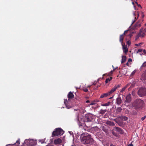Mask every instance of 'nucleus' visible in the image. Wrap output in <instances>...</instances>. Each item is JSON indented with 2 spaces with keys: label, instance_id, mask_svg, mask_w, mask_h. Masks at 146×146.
Here are the masks:
<instances>
[{
  "label": "nucleus",
  "instance_id": "obj_18",
  "mask_svg": "<svg viewBox=\"0 0 146 146\" xmlns=\"http://www.w3.org/2000/svg\"><path fill=\"white\" fill-rule=\"evenodd\" d=\"M124 39V36H122V35H120L119 37V41L121 43L122 45H123V40Z\"/></svg>",
  "mask_w": 146,
  "mask_h": 146
},
{
  "label": "nucleus",
  "instance_id": "obj_42",
  "mask_svg": "<svg viewBox=\"0 0 146 146\" xmlns=\"http://www.w3.org/2000/svg\"><path fill=\"white\" fill-rule=\"evenodd\" d=\"M113 67V70H115V69H116L117 68V67H115V68H114L113 66H112Z\"/></svg>",
  "mask_w": 146,
  "mask_h": 146
},
{
  "label": "nucleus",
  "instance_id": "obj_32",
  "mask_svg": "<svg viewBox=\"0 0 146 146\" xmlns=\"http://www.w3.org/2000/svg\"><path fill=\"white\" fill-rule=\"evenodd\" d=\"M83 90L85 92H87L88 91V90L86 88H85L83 89Z\"/></svg>",
  "mask_w": 146,
  "mask_h": 146
},
{
  "label": "nucleus",
  "instance_id": "obj_56",
  "mask_svg": "<svg viewBox=\"0 0 146 146\" xmlns=\"http://www.w3.org/2000/svg\"><path fill=\"white\" fill-rule=\"evenodd\" d=\"M65 101H67V100H64V103H65Z\"/></svg>",
  "mask_w": 146,
  "mask_h": 146
},
{
  "label": "nucleus",
  "instance_id": "obj_62",
  "mask_svg": "<svg viewBox=\"0 0 146 146\" xmlns=\"http://www.w3.org/2000/svg\"><path fill=\"white\" fill-rule=\"evenodd\" d=\"M126 65H127V66H129V64H126Z\"/></svg>",
  "mask_w": 146,
  "mask_h": 146
},
{
  "label": "nucleus",
  "instance_id": "obj_7",
  "mask_svg": "<svg viewBox=\"0 0 146 146\" xmlns=\"http://www.w3.org/2000/svg\"><path fill=\"white\" fill-rule=\"evenodd\" d=\"M138 94L141 97L146 96V88H140L138 91Z\"/></svg>",
  "mask_w": 146,
  "mask_h": 146
},
{
  "label": "nucleus",
  "instance_id": "obj_54",
  "mask_svg": "<svg viewBox=\"0 0 146 146\" xmlns=\"http://www.w3.org/2000/svg\"><path fill=\"white\" fill-rule=\"evenodd\" d=\"M133 15L135 16V14L134 13H133Z\"/></svg>",
  "mask_w": 146,
  "mask_h": 146
},
{
  "label": "nucleus",
  "instance_id": "obj_57",
  "mask_svg": "<svg viewBox=\"0 0 146 146\" xmlns=\"http://www.w3.org/2000/svg\"><path fill=\"white\" fill-rule=\"evenodd\" d=\"M112 98H113V97H111L110 99H111Z\"/></svg>",
  "mask_w": 146,
  "mask_h": 146
},
{
  "label": "nucleus",
  "instance_id": "obj_48",
  "mask_svg": "<svg viewBox=\"0 0 146 146\" xmlns=\"http://www.w3.org/2000/svg\"><path fill=\"white\" fill-rule=\"evenodd\" d=\"M113 70H111V72H110V73L111 74H112L113 73Z\"/></svg>",
  "mask_w": 146,
  "mask_h": 146
},
{
  "label": "nucleus",
  "instance_id": "obj_2",
  "mask_svg": "<svg viewBox=\"0 0 146 146\" xmlns=\"http://www.w3.org/2000/svg\"><path fill=\"white\" fill-rule=\"evenodd\" d=\"M93 116L91 114L86 115L84 118L83 119L82 118L78 117H77V121L80 123H81V121H82L83 120V121L84 122H88L91 121L93 119Z\"/></svg>",
  "mask_w": 146,
  "mask_h": 146
},
{
  "label": "nucleus",
  "instance_id": "obj_52",
  "mask_svg": "<svg viewBox=\"0 0 146 146\" xmlns=\"http://www.w3.org/2000/svg\"><path fill=\"white\" fill-rule=\"evenodd\" d=\"M81 112H82L83 113H84V110L83 111H81Z\"/></svg>",
  "mask_w": 146,
  "mask_h": 146
},
{
  "label": "nucleus",
  "instance_id": "obj_24",
  "mask_svg": "<svg viewBox=\"0 0 146 146\" xmlns=\"http://www.w3.org/2000/svg\"><path fill=\"white\" fill-rule=\"evenodd\" d=\"M110 102H108L107 103H105V104H102V106H108L110 105Z\"/></svg>",
  "mask_w": 146,
  "mask_h": 146
},
{
  "label": "nucleus",
  "instance_id": "obj_21",
  "mask_svg": "<svg viewBox=\"0 0 146 146\" xmlns=\"http://www.w3.org/2000/svg\"><path fill=\"white\" fill-rule=\"evenodd\" d=\"M106 124L114 126L115 124L113 122H111L110 121H108L106 122Z\"/></svg>",
  "mask_w": 146,
  "mask_h": 146
},
{
  "label": "nucleus",
  "instance_id": "obj_36",
  "mask_svg": "<svg viewBox=\"0 0 146 146\" xmlns=\"http://www.w3.org/2000/svg\"><path fill=\"white\" fill-rule=\"evenodd\" d=\"M110 146H116V145L115 144L111 143L110 144Z\"/></svg>",
  "mask_w": 146,
  "mask_h": 146
},
{
  "label": "nucleus",
  "instance_id": "obj_53",
  "mask_svg": "<svg viewBox=\"0 0 146 146\" xmlns=\"http://www.w3.org/2000/svg\"><path fill=\"white\" fill-rule=\"evenodd\" d=\"M132 4L133 5H134V3L133 2H132Z\"/></svg>",
  "mask_w": 146,
  "mask_h": 146
},
{
  "label": "nucleus",
  "instance_id": "obj_46",
  "mask_svg": "<svg viewBox=\"0 0 146 146\" xmlns=\"http://www.w3.org/2000/svg\"><path fill=\"white\" fill-rule=\"evenodd\" d=\"M129 36H130V37H131L132 36V35L131 34H130L129 35Z\"/></svg>",
  "mask_w": 146,
  "mask_h": 146
},
{
  "label": "nucleus",
  "instance_id": "obj_14",
  "mask_svg": "<svg viewBox=\"0 0 146 146\" xmlns=\"http://www.w3.org/2000/svg\"><path fill=\"white\" fill-rule=\"evenodd\" d=\"M115 129L116 131L118 132L119 133L121 134H123V131L121 129L117 127H115Z\"/></svg>",
  "mask_w": 146,
  "mask_h": 146
},
{
  "label": "nucleus",
  "instance_id": "obj_16",
  "mask_svg": "<svg viewBox=\"0 0 146 146\" xmlns=\"http://www.w3.org/2000/svg\"><path fill=\"white\" fill-rule=\"evenodd\" d=\"M122 110V109L120 107H117L116 108L115 112L117 113H120Z\"/></svg>",
  "mask_w": 146,
  "mask_h": 146
},
{
  "label": "nucleus",
  "instance_id": "obj_11",
  "mask_svg": "<svg viewBox=\"0 0 146 146\" xmlns=\"http://www.w3.org/2000/svg\"><path fill=\"white\" fill-rule=\"evenodd\" d=\"M131 95L129 94L126 97V102L129 103L131 100Z\"/></svg>",
  "mask_w": 146,
  "mask_h": 146
},
{
  "label": "nucleus",
  "instance_id": "obj_38",
  "mask_svg": "<svg viewBox=\"0 0 146 146\" xmlns=\"http://www.w3.org/2000/svg\"><path fill=\"white\" fill-rule=\"evenodd\" d=\"M96 103H94V102H92V103H91L90 104V105H93L94 104H95Z\"/></svg>",
  "mask_w": 146,
  "mask_h": 146
},
{
  "label": "nucleus",
  "instance_id": "obj_25",
  "mask_svg": "<svg viewBox=\"0 0 146 146\" xmlns=\"http://www.w3.org/2000/svg\"><path fill=\"white\" fill-rule=\"evenodd\" d=\"M39 141L41 142L42 143H44L45 142V139H40L39 140Z\"/></svg>",
  "mask_w": 146,
  "mask_h": 146
},
{
  "label": "nucleus",
  "instance_id": "obj_58",
  "mask_svg": "<svg viewBox=\"0 0 146 146\" xmlns=\"http://www.w3.org/2000/svg\"><path fill=\"white\" fill-rule=\"evenodd\" d=\"M145 29V31H146V28L145 29Z\"/></svg>",
  "mask_w": 146,
  "mask_h": 146
},
{
  "label": "nucleus",
  "instance_id": "obj_47",
  "mask_svg": "<svg viewBox=\"0 0 146 146\" xmlns=\"http://www.w3.org/2000/svg\"><path fill=\"white\" fill-rule=\"evenodd\" d=\"M128 31V30H126L124 31V32L125 33H126Z\"/></svg>",
  "mask_w": 146,
  "mask_h": 146
},
{
  "label": "nucleus",
  "instance_id": "obj_22",
  "mask_svg": "<svg viewBox=\"0 0 146 146\" xmlns=\"http://www.w3.org/2000/svg\"><path fill=\"white\" fill-rule=\"evenodd\" d=\"M106 111H107L106 110H103L102 109H101L100 111V113L102 115H103L104 114Z\"/></svg>",
  "mask_w": 146,
  "mask_h": 146
},
{
  "label": "nucleus",
  "instance_id": "obj_40",
  "mask_svg": "<svg viewBox=\"0 0 146 146\" xmlns=\"http://www.w3.org/2000/svg\"><path fill=\"white\" fill-rule=\"evenodd\" d=\"M25 144H26V143H25H25L23 144V145H22V146H24V145H25ZM28 146L27 145H26V146Z\"/></svg>",
  "mask_w": 146,
  "mask_h": 146
},
{
  "label": "nucleus",
  "instance_id": "obj_12",
  "mask_svg": "<svg viewBox=\"0 0 146 146\" xmlns=\"http://www.w3.org/2000/svg\"><path fill=\"white\" fill-rule=\"evenodd\" d=\"M141 26V25L139 22H137L133 27V29H137L139 27Z\"/></svg>",
  "mask_w": 146,
  "mask_h": 146
},
{
  "label": "nucleus",
  "instance_id": "obj_51",
  "mask_svg": "<svg viewBox=\"0 0 146 146\" xmlns=\"http://www.w3.org/2000/svg\"><path fill=\"white\" fill-rule=\"evenodd\" d=\"M98 86L96 88V89H97L98 87L99 86Z\"/></svg>",
  "mask_w": 146,
  "mask_h": 146
},
{
  "label": "nucleus",
  "instance_id": "obj_6",
  "mask_svg": "<svg viewBox=\"0 0 146 146\" xmlns=\"http://www.w3.org/2000/svg\"><path fill=\"white\" fill-rule=\"evenodd\" d=\"M25 143L26 144L24 145V146L27 145L28 146H33L35 145L37 143L36 141V140L31 139L25 140Z\"/></svg>",
  "mask_w": 146,
  "mask_h": 146
},
{
  "label": "nucleus",
  "instance_id": "obj_63",
  "mask_svg": "<svg viewBox=\"0 0 146 146\" xmlns=\"http://www.w3.org/2000/svg\"><path fill=\"white\" fill-rule=\"evenodd\" d=\"M90 86H89L88 87H90Z\"/></svg>",
  "mask_w": 146,
  "mask_h": 146
},
{
  "label": "nucleus",
  "instance_id": "obj_60",
  "mask_svg": "<svg viewBox=\"0 0 146 146\" xmlns=\"http://www.w3.org/2000/svg\"><path fill=\"white\" fill-rule=\"evenodd\" d=\"M134 22V21H133V23H132V24H131V25L133 24V23Z\"/></svg>",
  "mask_w": 146,
  "mask_h": 146
},
{
  "label": "nucleus",
  "instance_id": "obj_20",
  "mask_svg": "<svg viewBox=\"0 0 146 146\" xmlns=\"http://www.w3.org/2000/svg\"><path fill=\"white\" fill-rule=\"evenodd\" d=\"M129 84H127L125 86L123 87L120 91V93H123V92L129 86Z\"/></svg>",
  "mask_w": 146,
  "mask_h": 146
},
{
  "label": "nucleus",
  "instance_id": "obj_3",
  "mask_svg": "<svg viewBox=\"0 0 146 146\" xmlns=\"http://www.w3.org/2000/svg\"><path fill=\"white\" fill-rule=\"evenodd\" d=\"M121 84H118V85H115L112 88V89L109 92L106 93L102 94H101L100 98H102L107 97L108 96L110 95L112 93L120 87Z\"/></svg>",
  "mask_w": 146,
  "mask_h": 146
},
{
  "label": "nucleus",
  "instance_id": "obj_49",
  "mask_svg": "<svg viewBox=\"0 0 146 146\" xmlns=\"http://www.w3.org/2000/svg\"><path fill=\"white\" fill-rule=\"evenodd\" d=\"M96 83H95V82L94 83H93V84H92V85H96Z\"/></svg>",
  "mask_w": 146,
  "mask_h": 146
},
{
  "label": "nucleus",
  "instance_id": "obj_41",
  "mask_svg": "<svg viewBox=\"0 0 146 146\" xmlns=\"http://www.w3.org/2000/svg\"><path fill=\"white\" fill-rule=\"evenodd\" d=\"M15 144V143L14 144H9V145H7L6 146H8L9 145V146H12V145H14Z\"/></svg>",
  "mask_w": 146,
  "mask_h": 146
},
{
  "label": "nucleus",
  "instance_id": "obj_1",
  "mask_svg": "<svg viewBox=\"0 0 146 146\" xmlns=\"http://www.w3.org/2000/svg\"><path fill=\"white\" fill-rule=\"evenodd\" d=\"M80 138L81 142L84 144H90L94 141V140L91 135L86 133H83L81 134Z\"/></svg>",
  "mask_w": 146,
  "mask_h": 146
},
{
  "label": "nucleus",
  "instance_id": "obj_61",
  "mask_svg": "<svg viewBox=\"0 0 146 146\" xmlns=\"http://www.w3.org/2000/svg\"><path fill=\"white\" fill-rule=\"evenodd\" d=\"M145 26H146V23L145 24Z\"/></svg>",
  "mask_w": 146,
  "mask_h": 146
},
{
  "label": "nucleus",
  "instance_id": "obj_19",
  "mask_svg": "<svg viewBox=\"0 0 146 146\" xmlns=\"http://www.w3.org/2000/svg\"><path fill=\"white\" fill-rule=\"evenodd\" d=\"M126 60V57L125 56H122V59H121V63H124Z\"/></svg>",
  "mask_w": 146,
  "mask_h": 146
},
{
  "label": "nucleus",
  "instance_id": "obj_4",
  "mask_svg": "<svg viewBox=\"0 0 146 146\" xmlns=\"http://www.w3.org/2000/svg\"><path fill=\"white\" fill-rule=\"evenodd\" d=\"M143 103V100L140 99H137L133 103L132 106L137 110L142 106Z\"/></svg>",
  "mask_w": 146,
  "mask_h": 146
},
{
  "label": "nucleus",
  "instance_id": "obj_30",
  "mask_svg": "<svg viewBox=\"0 0 146 146\" xmlns=\"http://www.w3.org/2000/svg\"><path fill=\"white\" fill-rule=\"evenodd\" d=\"M131 42L130 40H128L127 42V44L128 45H130L131 44Z\"/></svg>",
  "mask_w": 146,
  "mask_h": 146
},
{
  "label": "nucleus",
  "instance_id": "obj_15",
  "mask_svg": "<svg viewBox=\"0 0 146 146\" xmlns=\"http://www.w3.org/2000/svg\"><path fill=\"white\" fill-rule=\"evenodd\" d=\"M68 98L69 99H72L74 98V95L71 92H69L68 95Z\"/></svg>",
  "mask_w": 146,
  "mask_h": 146
},
{
  "label": "nucleus",
  "instance_id": "obj_26",
  "mask_svg": "<svg viewBox=\"0 0 146 146\" xmlns=\"http://www.w3.org/2000/svg\"><path fill=\"white\" fill-rule=\"evenodd\" d=\"M143 49H139L137 51V52L138 53V52H141L143 51Z\"/></svg>",
  "mask_w": 146,
  "mask_h": 146
},
{
  "label": "nucleus",
  "instance_id": "obj_17",
  "mask_svg": "<svg viewBox=\"0 0 146 146\" xmlns=\"http://www.w3.org/2000/svg\"><path fill=\"white\" fill-rule=\"evenodd\" d=\"M123 46V52H125V54H126L127 53L128 51V49L126 47H125L124 46V43L122 45Z\"/></svg>",
  "mask_w": 146,
  "mask_h": 146
},
{
  "label": "nucleus",
  "instance_id": "obj_55",
  "mask_svg": "<svg viewBox=\"0 0 146 146\" xmlns=\"http://www.w3.org/2000/svg\"><path fill=\"white\" fill-rule=\"evenodd\" d=\"M96 102H99V101H97V100H96Z\"/></svg>",
  "mask_w": 146,
  "mask_h": 146
},
{
  "label": "nucleus",
  "instance_id": "obj_43",
  "mask_svg": "<svg viewBox=\"0 0 146 146\" xmlns=\"http://www.w3.org/2000/svg\"><path fill=\"white\" fill-rule=\"evenodd\" d=\"M125 33L124 32V33L122 34V35H122V36H124L125 35Z\"/></svg>",
  "mask_w": 146,
  "mask_h": 146
},
{
  "label": "nucleus",
  "instance_id": "obj_31",
  "mask_svg": "<svg viewBox=\"0 0 146 146\" xmlns=\"http://www.w3.org/2000/svg\"><path fill=\"white\" fill-rule=\"evenodd\" d=\"M132 61V59L130 58L128 60V62H127L126 64H128V62H131Z\"/></svg>",
  "mask_w": 146,
  "mask_h": 146
},
{
  "label": "nucleus",
  "instance_id": "obj_37",
  "mask_svg": "<svg viewBox=\"0 0 146 146\" xmlns=\"http://www.w3.org/2000/svg\"><path fill=\"white\" fill-rule=\"evenodd\" d=\"M146 66V64H143L141 66V68H142V67H145Z\"/></svg>",
  "mask_w": 146,
  "mask_h": 146
},
{
  "label": "nucleus",
  "instance_id": "obj_10",
  "mask_svg": "<svg viewBox=\"0 0 146 146\" xmlns=\"http://www.w3.org/2000/svg\"><path fill=\"white\" fill-rule=\"evenodd\" d=\"M141 79L142 81L146 80V70L142 74Z\"/></svg>",
  "mask_w": 146,
  "mask_h": 146
},
{
  "label": "nucleus",
  "instance_id": "obj_34",
  "mask_svg": "<svg viewBox=\"0 0 146 146\" xmlns=\"http://www.w3.org/2000/svg\"><path fill=\"white\" fill-rule=\"evenodd\" d=\"M146 117V116H144V117L141 118V120L143 121L144 120Z\"/></svg>",
  "mask_w": 146,
  "mask_h": 146
},
{
  "label": "nucleus",
  "instance_id": "obj_9",
  "mask_svg": "<svg viewBox=\"0 0 146 146\" xmlns=\"http://www.w3.org/2000/svg\"><path fill=\"white\" fill-rule=\"evenodd\" d=\"M122 102V100L120 97H118L116 100L115 103L118 105H119Z\"/></svg>",
  "mask_w": 146,
  "mask_h": 146
},
{
  "label": "nucleus",
  "instance_id": "obj_27",
  "mask_svg": "<svg viewBox=\"0 0 146 146\" xmlns=\"http://www.w3.org/2000/svg\"><path fill=\"white\" fill-rule=\"evenodd\" d=\"M135 72H136V71H135V70L133 71L131 73V75L132 76H133L135 74Z\"/></svg>",
  "mask_w": 146,
  "mask_h": 146
},
{
  "label": "nucleus",
  "instance_id": "obj_50",
  "mask_svg": "<svg viewBox=\"0 0 146 146\" xmlns=\"http://www.w3.org/2000/svg\"><path fill=\"white\" fill-rule=\"evenodd\" d=\"M90 102V101L89 100H87L86 101V102L87 103H88Z\"/></svg>",
  "mask_w": 146,
  "mask_h": 146
},
{
  "label": "nucleus",
  "instance_id": "obj_33",
  "mask_svg": "<svg viewBox=\"0 0 146 146\" xmlns=\"http://www.w3.org/2000/svg\"><path fill=\"white\" fill-rule=\"evenodd\" d=\"M143 44L142 43H140L139 44H135V45L136 46H139V45H140L141 44Z\"/></svg>",
  "mask_w": 146,
  "mask_h": 146
},
{
  "label": "nucleus",
  "instance_id": "obj_35",
  "mask_svg": "<svg viewBox=\"0 0 146 146\" xmlns=\"http://www.w3.org/2000/svg\"><path fill=\"white\" fill-rule=\"evenodd\" d=\"M144 54H146V51L145 49H143V51Z\"/></svg>",
  "mask_w": 146,
  "mask_h": 146
},
{
  "label": "nucleus",
  "instance_id": "obj_29",
  "mask_svg": "<svg viewBox=\"0 0 146 146\" xmlns=\"http://www.w3.org/2000/svg\"><path fill=\"white\" fill-rule=\"evenodd\" d=\"M123 119H124V120H125V121H126V120H127L128 119L127 118V117H125V116H124L123 118H122Z\"/></svg>",
  "mask_w": 146,
  "mask_h": 146
},
{
  "label": "nucleus",
  "instance_id": "obj_45",
  "mask_svg": "<svg viewBox=\"0 0 146 146\" xmlns=\"http://www.w3.org/2000/svg\"><path fill=\"white\" fill-rule=\"evenodd\" d=\"M113 135H114L116 137H117V135L116 134H114V133H113Z\"/></svg>",
  "mask_w": 146,
  "mask_h": 146
},
{
  "label": "nucleus",
  "instance_id": "obj_39",
  "mask_svg": "<svg viewBox=\"0 0 146 146\" xmlns=\"http://www.w3.org/2000/svg\"><path fill=\"white\" fill-rule=\"evenodd\" d=\"M128 146H133L132 144L131 143L130 144H129L128 145Z\"/></svg>",
  "mask_w": 146,
  "mask_h": 146
},
{
  "label": "nucleus",
  "instance_id": "obj_59",
  "mask_svg": "<svg viewBox=\"0 0 146 146\" xmlns=\"http://www.w3.org/2000/svg\"><path fill=\"white\" fill-rule=\"evenodd\" d=\"M145 62H144V63H143V64H145Z\"/></svg>",
  "mask_w": 146,
  "mask_h": 146
},
{
  "label": "nucleus",
  "instance_id": "obj_5",
  "mask_svg": "<svg viewBox=\"0 0 146 146\" xmlns=\"http://www.w3.org/2000/svg\"><path fill=\"white\" fill-rule=\"evenodd\" d=\"M64 133V131L61 128H58L55 129L52 133V137H54L56 136H58L60 135H62Z\"/></svg>",
  "mask_w": 146,
  "mask_h": 146
},
{
  "label": "nucleus",
  "instance_id": "obj_28",
  "mask_svg": "<svg viewBox=\"0 0 146 146\" xmlns=\"http://www.w3.org/2000/svg\"><path fill=\"white\" fill-rule=\"evenodd\" d=\"M16 143L18 145H19L20 144V139H19L18 140H17L16 142Z\"/></svg>",
  "mask_w": 146,
  "mask_h": 146
},
{
  "label": "nucleus",
  "instance_id": "obj_13",
  "mask_svg": "<svg viewBox=\"0 0 146 146\" xmlns=\"http://www.w3.org/2000/svg\"><path fill=\"white\" fill-rule=\"evenodd\" d=\"M62 142L61 139L60 138H58L54 140V143L55 145L59 144L61 143Z\"/></svg>",
  "mask_w": 146,
  "mask_h": 146
},
{
  "label": "nucleus",
  "instance_id": "obj_44",
  "mask_svg": "<svg viewBox=\"0 0 146 146\" xmlns=\"http://www.w3.org/2000/svg\"><path fill=\"white\" fill-rule=\"evenodd\" d=\"M135 3L137 4L138 5V6L139 7V6H141V5H138V4L137 3V2H135Z\"/></svg>",
  "mask_w": 146,
  "mask_h": 146
},
{
  "label": "nucleus",
  "instance_id": "obj_23",
  "mask_svg": "<svg viewBox=\"0 0 146 146\" xmlns=\"http://www.w3.org/2000/svg\"><path fill=\"white\" fill-rule=\"evenodd\" d=\"M112 78V77H110V78H108L106 79L105 82L106 83H107L108 82H110V80H111Z\"/></svg>",
  "mask_w": 146,
  "mask_h": 146
},
{
  "label": "nucleus",
  "instance_id": "obj_8",
  "mask_svg": "<svg viewBox=\"0 0 146 146\" xmlns=\"http://www.w3.org/2000/svg\"><path fill=\"white\" fill-rule=\"evenodd\" d=\"M145 30L143 29H142L140 30L138 35L139 36H142L143 37H144L145 35Z\"/></svg>",
  "mask_w": 146,
  "mask_h": 146
}]
</instances>
